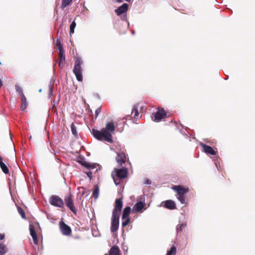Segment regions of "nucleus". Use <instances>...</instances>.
Listing matches in <instances>:
<instances>
[{"label": "nucleus", "instance_id": "33", "mask_svg": "<svg viewBox=\"0 0 255 255\" xmlns=\"http://www.w3.org/2000/svg\"><path fill=\"white\" fill-rule=\"evenodd\" d=\"M15 90L16 91L19 93V94H20L21 95V97H22V95H24V94L22 92V88L19 86L18 85V84H16L15 85Z\"/></svg>", "mask_w": 255, "mask_h": 255}, {"label": "nucleus", "instance_id": "29", "mask_svg": "<svg viewBox=\"0 0 255 255\" xmlns=\"http://www.w3.org/2000/svg\"><path fill=\"white\" fill-rule=\"evenodd\" d=\"M138 105H135L134 106L132 111V114H134V117L136 118L139 115V113L138 111Z\"/></svg>", "mask_w": 255, "mask_h": 255}, {"label": "nucleus", "instance_id": "17", "mask_svg": "<svg viewBox=\"0 0 255 255\" xmlns=\"http://www.w3.org/2000/svg\"><path fill=\"white\" fill-rule=\"evenodd\" d=\"M29 230L30 232V235L33 239L34 243L35 245H37L38 244L37 234L34 230L33 226L32 225H30L29 226Z\"/></svg>", "mask_w": 255, "mask_h": 255}, {"label": "nucleus", "instance_id": "5", "mask_svg": "<svg viewBox=\"0 0 255 255\" xmlns=\"http://www.w3.org/2000/svg\"><path fill=\"white\" fill-rule=\"evenodd\" d=\"M59 228L61 232L63 235L69 236L71 234V229L70 227L62 221L59 222Z\"/></svg>", "mask_w": 255, "mask_h": 255}, {"label": "nucleus", "instance_id": "41", "mask_svg": "<svg viewBox=\"0 0 255 255\" xmlns=\"http://www.w3.org/2000/svg\"><path fill=\"white\" fill-rule=\"evenodd\" d=\"M151 183V181H150V180H149L148 179H146L145 180L144 184H145L146 185H149Z\"/></svg>", "mask_w": 255, "mask_h": 255}, {"label": "nucleus", "instance_id": "38", "mask_svg": "<svg viewBox=\"0 0 255 255\" xmlns=\"http://www.w3.org/2000/svg\"><path fill=\"white\" fill-rule=\"evenodd\" d=\"M101 111V108L99 107L97 108L95 111V118L96 119L97 117L98 116L99 114L100 113Z\"/></svg>", "mask_w": 255, "mask_h": 255}, {"label": "nucleus", "instance_id": "10", "mask_svg": "<svg viewBox=\"0 0 255 255\" xmlns=\"http://www.w3.org/2000/svg\"><path fill=\"white\" fill-rule=\"evenodd\" d=\"M81 164L87 169L97 168L96 171L100 169V165L97 163H89L87 161H83L81 162Z\"/></svg>", "mask_w": 255, "mask_h": 255}, {"label": "nucleus", "instance_id": "23", "mask_svg": "<svg viewBox=\"0 0 255 255\" xmlns=\"http://www.w3.org/2000/svg\"><path fill=\"white\" fill-rule=\"evenodd\" d=\"M0 167L4 173L7 174L8 173L9 171L7 167L2 160L0 161Z\"/></svg>", "mask_w": 255, "mask_h": 255}, {"label": "nucleus", "instance_id": "44", "mask_svg": "<svg viewBox=\"0 0 255 255\" xmlns=\"http://www.w3.org/2000/svg\"><path fill=\"white\" fill-rule=\"evenodd\" d=\"M3 85V82L1 79H0V88Z\"/></svg>", "mask_w": 255, "mask_h": 255}, {"label": "nucleus", "instance_id": "13", "mask_svg": "<svg viewBox=\"0 0 255 255\" xmlns=\"http://www.w3.org/2000/svg\"><path fill=\"white\" fill-rule=\"evenodd\" d=\"M128 170L126 168L117 169L116 171V174L117 176L121 179L126 178L128 175Z\"/></svg>", "mask_w": 255, "mask_h": 255}, {"label": "nucleus", "instance_id": "6", "mask_svg": "<svg viewBox=\"0 0 255 255\" xmlns=\"http://www.w3.org/2000/svg\"><path fill=\"white\" fill-rule=\"evenodd\" d=\"M64 201L67 207L75 214H76V210L74 207L71 195H69L65 197Z\"/></svg>", "mask_w": 255, "mask_h": 255}, {"label": "nucleus", "instance_id": "37", "mask_svg": "<svg viewBox=\"0 0 255 255\" xmlns=\"http://www.w3.org/2000/svg\"><path fill=\"white\" fill-rule=\"evenodd\" d=\"M53 85V82H51L49 85V95L51 96L52 95V86Z\"/></svg>", "mask_w": 255, "mask_h": 255}, {"label": "nucleus", "instance_id": "11", "mask_svg": "<svg viewBox=\"0 0 255 255\" xmlns=\"http://www.w3.org/2000/svg\"><path fill=\"white\" fill-rule=\"evenodd\" d=\"M126 156L125 152L121 151L117 153V157H116L117 162L122 165L126 162Z\"/></svg>", "mask_w": 255, "mask_h": 255}, {"label": "nucleus", "instance_id": "34", "mask_svg": "<svg viewBox=\"0 0 255 255\" xmlns=\"http://www.w3.org/2000/svg\"><path fill=\"white\" fill-rule=\"evenodd\" d=\"M17 210H18V213L20 214L21 217L23 219H25L26 218L25 214V213H24V211H23V210L21 208L18 207Z\"/></svg>", "mask_w": 255, "mask_h": 255}, {"label": "nucleus", "instance_id": "35", "mask_svg": "<svg viewBox=\"0 0 255 255\" xmlns=\"http://www.w3.org/2000/svg\"><path fill=\"white\" fill-rule=\"evenodd\" d=\"M56 42H57L56 45L58 46V50L59 51V50L64 49L63 46H62L60 40L59 39V38L57 39Z\"/></svg>", "mask_w": 255, "mask_h": 255}, {"label": "nucleus", "instance_id": "30", "mask_svg": "<svg viewBox=\"0 0 255 255\" xmlns=\"http://www.w3.org/2000/svg\"><path fill=\"white\" fill-rule=\"evenodd\" d=\"M177 198L181 204H185L186 203L184 195L177 194Z\"/></svg>", "mask_w": 255, "mask_h": 255}, {"label": "nucleus", "instance_id": "15", "mask_svg": "<svg viewBox=\"0 0 255 255\" xmlns=\"http://www.w3.org/2000/svg\"><path fill=\"white\" fill-rule=\"evenodd\" d=\"M123 201L122 198H119L116 199L115 201V208L113 210H116L117 211V213L119 214L121 212L122 209L123 208Z\"/></svg>", "mask_w": 255, "mask_h": 255}, {"label": "nucleus", "instance_id": "19", "mask_svg": "<svg viewBox=\"0 0 255 255\" xmlns=\"http://www.w3.org/2000/svg\"><path fill=\"white\" fill-rule=\"evenodd\" d=\"M109 255H120V251L118 247H113L109 251Z\"/></svg>", "mask_w": 255, "mask_h": 255}, {"label": "nucleus", "instance_id": "43", "mask_svg": "<svg viewBox=\"0 0 255 255\" xmlns=\"http://www.w3.org/2000/svg\"><path fill=\"white\" fill-rule=\"evenodd\" d=\"M4 238V234L0 233V240H3Z\"/></svg>", "mask_w": 255, "mask_h": 255}, {"label": "nucleus", "instance_id": "2", "mask_svg": "<svg viewBox=\"0 0 255 255\" xmlns=\"http://www.w3.org/2000/svg\"><path fill=\"white\" fill-rule=\"evenodd\" d=\"M83 64V61L81 57L77 56L75 58V64L73 72L76 76V79L79 82H81L83 80L82 68Z\"/></svg>", "mask_w": 255, "mask_h": 255}, {"label": "nucleus", "instance_id": "28", "mask_svg": "<svg viewBox=\"0 0 255 255\" xmlns=\"http://www.w3.org/2000/svg\"><path fill=\"white\" fill-rule=\"evenodd\" d=\"M72 1V0H63L61 6V8L64 9L65 7L68 6Z\"/></svg>", "mask_w": 255, "mask_h": 255}, {"label": "nucleus", "instance_id": "4", "mask_svg": "<svg viewBox=\"0 0 255 255\" xmlns=\"http://www.w3.org/2000/svg\"><path fill=\"white\" fill-rule=\"evenodd\" d=\"M50 204L56 207L63 208L64 207V202L63 200L57 195L51 196L49 200Z\"/></svg>", "mask_w": 255, "mask_h": 255}, {"label": "nucleus", "instance_id": "32", "mask_svg": "<svg viewBox=\"0 0 255 255\" xmlns=\"http://www.w3.org/2000/svg\"><path fill=\"white\" fill-rule=\"evenodd\" d=\"M71 129L72 134L75 136H77V132L76 129V127L73 123H72L71 125Z\"/></svg>", "mask_w": 255, "mask_h": 255}, {"label": "nucleus", "instance_id": "27", "mask_svg": "<svg viewBox=\"0 0 255 255\" xmlns=\"http://www.w3.org/2000/svg\"><path fill=\"white\" fill-rule=\"evenodd\" d=\"M176 253V248L174 246H172L170 250L167 253V255H175Z\"/></svg>", "mask_w": 255, "mask_h": 255}, {"label": "nucleus", "instance_id": "42", "mask_svg": "<svg viewBox=\"0 0 255 255\" xmlns=\"http://www.w3.org/2000/svg\"><path fill=\"white\" fill-rule=\"evenodd\" d=\"M58 102L57 101H56L55 100H54L52 102V108L54 109L56 105L57 104Z\"/></svg>", "mask_w": 255, "mask_h": 255}, {"label": "nucleus", "instance_id": "36", "mask_svg": "<svg viewBox=\"0 0 255 255\" xmlns=\"http://www.w3.org/2000/svg\"><path fill=\"white\" fill-rule=\"evenodd\" d=\"M124 220H125V221H124L122 222V226L123 227H125L126 226H127L129 222V218H125Z\"/></svg>", "mask_w": 255, "mask_h": 255}, {"label": "nucleus", "instance_id": "14", "mask_svg": "<svg viewBox=\"0 0 255 255\" xmlns=\"http://www.w3.org/2000/svg\"><path fill=\"white\" fill-rule=\"evenodd\" d=\"M200 145L203 147L204 151L206 153L210 154L212 155H214L216 154L215 151L213 149V148L207 145H206L204 143H201Z\"/></svg>", "mask_w": 255, "mask_h": 255}, {"label": "nucleus", "instance_id": "7", "mask_svg": "<svg viewBox=\"0 0 255 255\" xmlns=\"http://www.w3.org/2000/svg\"><path fill=\"white\" fill-rule=\"evenodd\" d=\"M166 117V113L164 109H159L154 114V121L158 122Z\"/></svg>", "mask_w": 255, "mask_h": 255}, {"label": "nucleus", "instance_id": "24", "mask_svg": "<svg viewBox=\"0 0 255 255\" xmlns=\"http://www.w3.org/2000/svg\"><path fill=\"white\" fill-rule=\"evenodd\" d=\"M99 195V188L97 185H95L94 189L93 192V195L95 199H97Z\"/></svg>", "mask_w": 255, "mask_h": 255}, {"label": "nucleus", "instance_id": "9", "mask_svg": "<svg viewBox=\"0 0 255 255\" xmlns=\"http://www.w3.org/2000/svg\"><path fill=\"white\" fill-rule=\"evenodd\" d=\"M128 5L127 3L123 4L115 10V12L118 15H120L125 13L128 10Z\"/></svg>", "mask_w": 255, "mask_h": 255}, {"label": "nucleus", "instance_id": "1", "mask_svg": "<svg viewBox=\"0 0 255 255\" xmlns=\"http://www.w3.org/2000/svg\"><path fill=\"white\" fill-rule=\"evenodd\" d=\"M92 132L94 136L99 140H102L104 139L108 142L111 143L113 142L111 133L107 131L105 128L101 129V131L93 129Z\"/></svg>", "mask_w": 255, "mask_h": 255}, {"label": "nucleus", "instance_id": "12", "mask_svg": "<svg viewBox=\"0 0 255 255\" xmlns=\"http://www.w3.org/2000/svg\"><path fill=\"white\" fill-rule=\"evenodd\" d=\"M144 206V202L142 201L137 202L132 207V212L134 213L139 212L143 209Z\"/></svg>", "mask_w": 255, "mask_h": 255}, {"label": "nucleus", "instance_id": "39", "mask_svg": "<svg viewBox=\"0 0 255 255\" xmlns=\"http://www.w3.org/2000/svg\"><path fill=\"white\" fill-rule=\"evenodd\" d=\"M85 173L87 175V176L89 178L90 180H91L92 178V172L91 171L86 172Z\"/></svg>", "mask_w": 255, "mask_h": 255}, {"label": "nucleus", "instance_id": "31", "mask_svg": "<svg viewBox=\"0 0 255 255\" xmlns=\"http://www.w3.org/2000/svg\"><path fill=\"white\" fill-rule=\"evenodd\" d=\"M76 23L75 21H73L70 25V34H73L74 33V29L76 27Z\"/></svg>", "mask_w": 255, "mask_h": 255}, {"label": "nucleus", "instance_id": "18", "mask_svg": "<svg viewBox=\"0 0 255 255\" xmlns=\"http://www.w3.org/2000/svg\"><path fill=\"white\" fill-rule=\"evenodd\" d=\"M107 131H109L110 133L114 132L115 129V125L113 122H108L106 124V128Z\"/></svg>", "mask_w": 255, "mask_h": 255}, {"label": "nucleus", "instance_id": "8", "mask_svg": "<svg viewBox=\"0 0 255 255\" xmlns=\"http://www.w3.org/2000/svg\"><path fill=\"white\" fill-rule=\"evenodd\" d=\"M177 194L185 195L189 191L188 188H185L181 185H175L172 187Z\"/></svg>", "mask_w": 255, "mask_h": 255}, {"label": "nucleus", "instance_id": "3", "mask_svg": "<svg viewBox=\"0 0 255 255\" xmlns=\"http://www.w3.org/2000/svg\"><path fill=\"white\" fill-rule=\"evenodd\" d=\"M120 215L116 210H113L112 213V224L111 227V231L112 233L118 231L119 227Z\"/></svg>", "mask_w": 255, "mask_h": 255}, {"label": "nucleus", "instance_id": "20", "mask_svg": "<svg viewBox=\"0 0 255 255\" xmlns=\"http://www.w3.org/2000/svg\"><path fill=\"white\" fill-rule=\"evenodd\" d=\"M131 211V208L129 206H127L124 209L123 215H122V219L124 220L125 218H128V216L129 215Z\"/></svg>", "mask_w": 255, "mask_h": 255}, {"label": "nucleus", "instance_id": "45", "mask_svg": "<svg viewBox=\"0 0 255 255\" xmlns=\"http://www.w3.org/2000/svg\"><path fill=\"white\" fill-rule=\"evenodd\" d=\"M114 182L116 185H118L119 184V183L117 182V181H116L114 179Z\"/></svg>", "mask_w": 255, "mask_h": 255}, {"label": "nucleus", "instance_id": "16", "mask_svg": "<svg viewBox=\"0 0 255 255\" xmlns=\"http://www.w3.org/2000/svg\"><path fill=\"white\" fill-rule=\"evenodd\" d=\"M164 207L169 210H173L176 208V204L174 201L168 200L164 202Z\"/></svg>", "mask_w": 255, "mask_h": 255}, {"label": "nucleus", "instance_id": "46", "mask_svg": "<svg viewBox=\"0 0 255 255\" xmlns=\"http://www.w3.org/2000/svg\"><path fill=\"white\" fill-rule=\"evenodd\" d=\"M132 34H134V31H133H133H132Z\"/></svg>", "mask_w": 255, "mask_h": 255}, {"label": "nucleus", "instance_id": "47", "mask_svg": "<svg viewBox=\"0 0 255 255\" xmlns=\"http://www.w3.org/2000/svg\"><path fill=\"white\" fill-rule=\"evenodd\" d=\"M41 91H42V90L40 89H39V92H41Z\"/></svg>", "mask_w": 255, "mask_h": 255}, {"label": "nucleus", "instance_id": "26", "mask_svg": "<svg viewBox=\"0 0 255 255\" xmlns=\"http://www.w3.org/2000/svg\"><path fill=\"white\" fill-rule=\"evenodd\" d=\"M186 223H182L181 224H178L177 225L176 229V232L178 234L179 232H181L182 231L183 229L186 227Z\"/></svg>", "mask_w": 255, "mask_h": 255}, {"label": "nucleus", "instance_id": "21", "mask_svg": "<svg viewBox=\"0 0 255 255\" xmlns=\"http://www.w3.org/2000/svg\"><path fill=\"white\" fill-rule=\"evenodd\" d=\"M64 49L59 51V65L61 66V64L62 62H64L65 61V56L64 54Z\"/></svg>", "mask_w": 255, "mask_h": 255}, {"label": "nucleus", "instance_id": "40", "mask_svg": "<svg viewBox=\"0 0 255 255\" xmlns=\"http://www.w3.org/2000/svg\"><path fill=\"white\" fill-rule=\"evenodd\" d=\"M131 0H113V1H114L115 2H117V3H121L122 2H123L124 1H126L127 2H129Z\"/></svg>", "mask_w": 255, "mask_h": 255}, {"label": "nucleus", "instance_id": "22", "mask_svg": "<svg viewBox=\"0 0 255 255\" xmlns=\"http://www.w3.org/2000/svg\"><path fill=\"white\" fill-rule=\"evenodd\" d=\"M27 106V103L26 101V97L24 95H22V97H21V104L20 106V109L22 111L24 110Z\"/></svg>", "mask_w": 255, "mask_h": 255}, {"label": "nucleus", "instance_id": "25", "mask_svg": "<svg viewBox=\"0 0 255 255\" xmlns=\"http://www.w3.org/2000/svg\"><path fill=\"white\" fill-rule=\"evenodd\" d=\"M6 252V246L3 244H0V255H4Z\"/></svg>", "mask_w": 255, "mask_h": 255}]
</instances>
